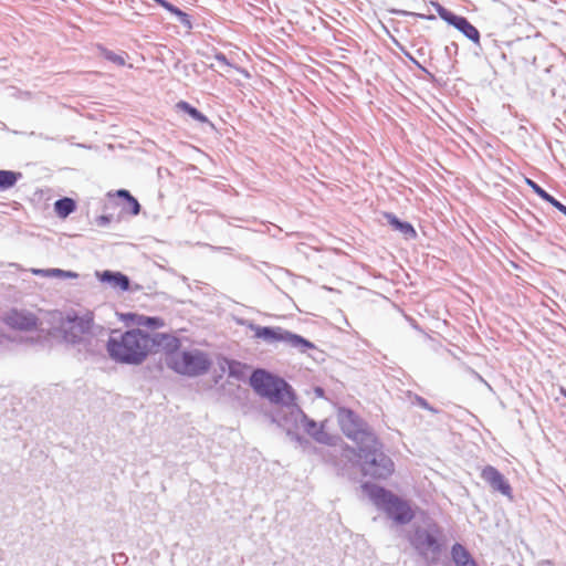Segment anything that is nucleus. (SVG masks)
<instances>
[{"label": "nucleus", "mask_w": 566, "mask_h": 566, "mask_svg": "<svg viewBox=\"0 0 566 566\" xmlns=\"http://www.w3.org/2000/svg\"><path fill=\"white\" fill-rule=\"evenodd\" d=\"M538 566H554V564L551 560H542Z\"/></svg>", "instance_id": "42"}, {"label": "nucleus", "mask_w": 566, "mask_h": 566, "mask_svg": "<svg viewBox=\"0 0 566 566\" xmlns=\"http://www.w3.org/2000/svg\"><path fill=\"white\" fill-rule=\"evenodd\" d=\"M18 318L27 319V318H36V317H35L33 314L28 313L27 315H21V316H19Z\"/></svg>", "instance_id": "43"}, {"label": "nucleus", "mask_w": 566, "mask_h": 566, "mask_svg": "<svg viewBox=\"0 0 566 566\" xmlns=\"http://www.w3.org/2000/svg\"><path fill=\"white\" fill-rule=\"evenodd\" d=\"M33 273L42 276H54V277H67V279H76L78 276L77 273L72 271H65L62 269H35Z\"/></svg>", "instance_id": "23"}, {"label": "nucleus", "mask_w": 566, "mask_h": 566, "mask_svg": "<svg viewBox=\"0 0 566 566\" xmlns=\"http://www.w3.org/2000/svg\"><path fill=\"white\" fill-rule=\"evenodd\" d=\"M405 55L418 67L420 69L421 71H423L424 73H427L428 75L432 76V74L426 69L423 67L410 53L408 52H405Z\"/></svg>", "instance_id": "33"}, {"label": "nucleus", "mask_w": 566, "mask_h": 566, "mask_svg": "<svg viewBox=\"0 0 566 566\" xmlns=\"http://www.w3.org/2000/svg\"><path fill=\"white\" fill-rule=\"evenodd\" d=\"M125 557L124 555L118 556V560H122V558Z\"/></svg>", "instance_id": "54"}, {"label": "nucleus", "mask_w": 566, "mask_h": 566, "mask_svg": "<svg viewBox=\"0 0 566 566\" xmlns=\"http://www.w3.org/2000/svg\"><path fill=\"white\" fill-rule=\"evenodd\" d=\"M23 340H30V342H34V337L30 336V337H25V338H20V342H23Z\"/></svg>", "instance_id": "45"}, {"label": "nucleus", "mask_w": 566, "mask_h": 566, "mask_svg": "<svg viewBox=\"0 0 566 566\" xmlns=\"http://www.w3.org/2000/svg\"><path fill=\"white\" fill-rule=\"evenodd\" d=\"M239 324H244L247 321H243V319H240V321H237Z\"/></svg>", "instance_id": "49"}, {"label": "nucleus", "mask_w": 566, "mask_h": 566, "mask_svg": "<svg viewBox=\"0 0 566 566\" xmlns=\"http://www.w3.org/2000/svg\"><path fill=\"white\" fill-rule=\"evenodd\" d=\"M249 382L258 395L282 407L273 419L280 427L286 431L289 427L291 429L300 427L301 418L296 416V410H303L296 405L295 392L284 378L275 376L265 369L258 368L252 371Z\"/></svg>", "instance_id": "1"}, {"label": "nucleus", "mask_w": 566, "mask_h": 566, "mask_svg": "<svg viewBox=\"0 0 566 566\" xmlns=\"http://www.w3.org/2000/svg\"><path fill=\"white\" fill-rule=\"evenodd\" d=\"M452 51L453 52L458 51V44L455 42H451L449 45L446 46V53L448 55H450Z\"/></svg>", "instance_id": "38"}, {"label": "nucleus", "mask_w": 566, "mask_h": 566, "mask_svg": "<svg viewBox=\"0 0 566 566\" xmlns=\"http://www.w3.org/2000/svg\"><path fill=\"white\" fill-rule=\"evenodd\" d=\"M181 346L180 339L171 333L153 332L148 333V348L161 349L166 357L178 355Z\"/></svg>", "instance_id": "11"}, {"label": "nucleus", "mask_w": 566, "mask_h": 566, "mask_svg": "<svg viewBox=\"0 0 566 566\" xmlns=\"http://www.w3.org/2000/svg\"><path fill=\"white\" fill-rule=\"evenodd\" d=\"M250 327L254 331L256 338H261L269 344L282 342L302 354L316 348L315 344L305 337L279 326H256L251 324Z\"/></svg>", "instance_id": "7"}, {"label": "nucleus", "mask_w": 566, "mask_h": 566, "mask_svg": "<svg viewBox=\"0 0 566 566\" xmlns=\"http://www.w3.org/2000/svg\"><path fill=\"white\" fill-rule=\"evenodd\" d=\"M344 322L346 323L347 326H349V321L348 319H345Z\"/></svg>", "instance_id": "52"}, {"label": "nucleus", "mask_w": 566, "mask_h": 566, "mask_svg": "<svg viewBox=\"0 0 566 566\" xmlns=\"http://www.w3.org/2000/svg\"><path fill=\"white\" fill-rule=\"evenodd\" d=\"M112 219L113 217L111 214H102L96 218L95 222L98 227H106L111 223Z\"/></svg>", "instance_id": "31"}, {"label": "nucleus", "mask_w": 566, "mask_h": 566, "mask_svg": "<svg viewBox=\"0 0 566 566\" xmlns=\"http://www.w3.org/2000/svg\"><path fill=\"white\" fill-rule=\"evenodd\" d=\"M338 422L343 433L356 442L357 448L366 442H373L376 436L369 430L367 423L352 409L340 408Z\"/></svg>", "instance_id": "8"}, {"label": "nucleus", "mask_w": 566, "mask_h": 566, "mask_svg": "<svg viewBox=\"0 0 566 566\" xmlns=\"http://www.w3.org/2000/svg\"><path fill=\"white\" fill-rule=\"evenodd\" d=\"M415 15L420 18V19H423V20H429V21L436 20V15L434 14L415 13Z\"/></svg>", "instance_id": "39"}, {"label": "nucleus", "mask_w": 566, "mask_h": 566, "mask_svg": "<svg viewBox=\"0 0 566 566\" xmlns=\"http://www.w3.org/2000/svg\"><path fill=\"white\" fill-rule=\"evenodd\" d=\"M156 3H158L160 7H165L167 4V0H154Z\"/></svg>", "instance_id": "44"}, {"label": "nucleus", "mask_w": 566, "mask_h": 566, "mask_svg": "<svg viewBox=\"0 0 566 566\" xmlns=\"http://www.w3.org/2000/svg\"><path fill=\"white\" fill-rule=\"evenodd\" d=\"M411 322V326L415 328V329H419V326L417 324V321H410Z\"/></svg>", "instance_id": "46"}, {"label": "nucleus", "mask_w": 566, "mask_h": 566, "mask_svg": "<svg viewBox=\"0 0 566 566\" xmlns=\"http://www.w3.org/2000/svg\"><path fill=\"white\" fill-rule=\"evenodd\" d=\"M15 338L9 334L0 332V349L4 347L9 342L14 340Z\"/></svg>", "instance_id": "32"}, {"label": "nucleus", "mask_w": 566, "mask_h": 566, "mask_svg": "<svg viewBox=\"0 0 566 566\" xmlns=\"http://www.w3.org/2000/svg\"><path fill=\"white\" fill-rule=\"evenodd\" d=\"M214 59L222 65L230 66V63L226 56V54L219 52L214 55Z\"/></svg>", "instance_id": "36"}, {"label": "nucleus", "mask_w": 566, "mask_h": 566, "mask_svg": "<svg viewBox=\"0 0 566 566\" xmlns=\"http://www.w3.org/2000/svg\"><path fill=\"white\" fill-rule=\"evenodd\" d=\"M102 55L105 60L118 65V66H123L125 65V59L123 55H119L108 49H105L103 48L102 49Z\"/></svg>", "instance_id": "26"}, {"label": "nucleus", "mask_w": 566, "mask_h": 566, "mask_svg": "<svg viewBox=\"0 0 566 566\" xmlns=\"http://www.w3.org/2000/svg\"><path fill=\"white\" fill-rule=\"evenodd\" d=\"M275 318H285V316L284 315L275 316Z\"/></svg>", "instance_id": "51"}, {"label": "nucleus", "mask_w": 566, "mask_h": 566, "mask_svg": "<svg viewBox=\"0 0 566 566\" xmlns=\"http://www.w3.org/2000/svg\"><path fill=\"white\" fill-rule=\"evenodd\" d=\"M409 543L417 554L430 565L438 564L444 551L443 533L436 524L428 528L417 527L409 537Z\"/></svg>", "instance_id": "5"}, {"label": "nucleus", "mask_w": 566, "mask_h": 566, "mask_svg": "<svg viewBox=\"0 0 566 566\" xmlns=\"http://www.w3.org/2000/svg\"><path fill=\"white\" fill-rule=\"evenodd\" d=\"M249 366L239 360L230 359L228 360V375L231 378L243 381L247 378V370Z\"/></svg>", "instance_id": "21"}, {"label": "nucleus", "mask_w": 566, "mask_h": 566, "mask_svg": "<svg viewBox=\"0 0 566 566\" xmlns=\"http://www.w3.org/2000/svg\"><path fill=\"white\" fill-rule=\"evenodd\" d=\"M116 315L118 316V318H157L156 316L139 315L134 312L120 313V314L116 313Z\"/></svg>", "instance_id": "30"}, {"label": "nucleus", "mask_w": 566, "mask_h": 566, "mask_svg": "<svg viewBox=\"0 0 566 566\" xmlns=\"http://www.w3.org/2000/svg\"><path fill=\"white\" fill-rule=\"evenodd\" d=\"M114 196L124 201L123 210L129 212L132 216L139 214L142 206L127 189H118Z\"/></svg>", "instance_id": "16"}, {"label": "nucleus", "mask_w": 566, "mask_h": 566, "mask_svg": "<svg viewBox=\"0 0 566 566\" xmlns=\"http://www.w3.org/2000/svg\"><path fill=\"white\" fill-rule=\"evenodd\" d=\"M56 333L61 338L72 345H91L94 336V321H57Z\"/></svg>", "instance_id": "9"}, {"label": "nucleus", "mask_w": 566, "mask_h": 566, "mask_svg": "<svg viewBox=\"0 0 566 566\" xmlns=\"http://www.w3.org/2000/svg\"><path fill=\"white\" fill-rule=\"evenodd\" d=\"M176 18H177L178 22L180 24H182L185 28H187L189 30L192 29L191 17L187 12H185L180 9V12L177 13Z\"/></svg>", "instance_id": "28"}, {"label": "nucleus", "mask_w": 566, "mask_h": 566, "mask_svg": "<svg viewBox=\"0 0 566 566\" xmlns=\"http://www.w3.org/2000/svg\"><path fill=\"white\" fill-rule=\"evenodd\" d=\"M96 276L102 283L107 284L120 292H135L140 289L138 284L132 286V282L128 275L119 271L104 270L96 272Z\"/></svg>", "instance_id": "12"}, {"label": "nucleus", "mask_w": 566, "mask_h": 566, "mask_svg": "<svg viewBox=\"0 0 566 566\" xmlns=\"http://www.w3.org/2000/svg\"><path fill=\"white\" fill-rule=\"evenodd\" d=\"M286 434L291 438V440L295 441L300 446L308 444V440L301 436L296 429H291V427L287 428Z\"/></svg>", "instance_id": "27"}, {"label": "nucleus", "mask_w": 566, "mask_h": 566, "mask_svg": "<svg viewBox=\"0 0 566 566\" xmlns=\"http://www.w3.org/2000/svg\"><path fill=\"white\" fill-rule=\"evenodd\" d=\"M166 366L178 375L198 377L209 371L212 360L200 349L182 350L165 359Z\"/></svg>", "instance_id": "6"}, {"label": "nucleus", "mask_w": 566, "mask_h": 566, "mask_svg": "<svg viewBox=\"0 0 566 566\" xmlns=\"http://www.w3.org/2000/svg\"><path fill=\"white\" fill-rule=\"evenodd\" d=\"M562 394L566 398V390L565 389H562Z\"/></svg>", "instance_id": "50"}, {"label": "nucleus", "mask_w": 566, "mask_h": 566, "mask_svg": "<svg viewBox=\"0 0 566 566\" xmlns=\"http://www.w3.org/2000/svg\"><path fill=\"white\" fill-rule=\"evenodd\" d=\"M382 448L384 446L377 437L373 442H366L358 447L363 475L375 480H386L394 473V461L384 452Z\"/></svg>", "instance_id": "4"}, {"label": "nucleus", "mask_w": 566, "mask_h": 566, "mask_svg": "<svg viewBox=\"0 0 566 566\" xmlns=\"http://www.w3.org/2000/svg\"><path fill=\"white\" fill-rule=\"evenodd\" d=\"M22 177L20 171L0 169V191L13 188Z\"/></svg>", "instance_id": "20"}, {"label": "nucleus", "mask_w": 566, "mask_h": 566, "mask_svg": "<svg viewBox=\"0 0 566 566\" xmlns=\"http://www.w3.org/2000/svg\"><path fill=\"white\" fill-rule=\"evenodd\" d=\"M165 10H167L168 12H170L172 15H177L178 12H180V8H178L177 6L172 4L171 2H167V4L164 7Z\"/></svg>", "instance_id": "35"}, {"label": "nucleus", "mask_w": 566, "mask_h": 566, "mask_svg": "<svg viewBox=\"0 0 566 566\" xmlns=\"http://www.w3.org/2000/svg\"><path fill=\"white\" fill-rule=\"evenodd\" d=\"M106 349L115 363L138 366L149 354L148 333L142 329H129L118 337L109 336Z\"/></svg>", "instance_id": "2"}, {"label": "nucleus", "mask_w": 566, "mask_h": 566, "mask_svg": "<svg viewBox=\"0 0 566 566\" xmlns=\"http://www.w3.org/2000/svg\"><path fill=\"white\" fill-rule=\"evenodd\" d=\"M65 318H74V319H77V318H90L88 316H78L77 314H74V315H70L67 314Z\"/></svg>", "instance_id": "41"}, {"label": "nucleus", "mask_w": 566, "mask_h": 566, "mask_svg": "<svg viewBox=\"0 0 566 566\" xmlns=\"http://www.w3.org/2000/svg\"><path fill=\"white\" fill-rule=\"evenodd\" d=\"M361 490L374 505L384 511L396 524L406 525L415 518L416 514L410 503L384 486L373 482H364Z\"/></svg>", "instance_id": "3"}, {"label": "nucleus", "mask_w": 566, "mask_h": 566, "mask_svg": "<svg viewBox=\"0 0 566 566\" xmlns=\"http://www.w3.org/2000/svg\"><path fill=\"white\" fill-rule=\"evenodd\" d=\"M525 184L544 201L553 202L554 198L551 193H548L544 188H542L537 182H535L531 178H525Z\"/></svg>", "instance_id": "25"}, {"label": "nucleus", "mask_w": 566, "mask_h": 566, "mask_svg": "<svg viewBox=\"0 0 566 566\" xmlns=\"http://www.w3.org/2000/svg\"><path fill=\"white\" fill-rule=\"evenodd\" d=\"M176 107L187 114L189 117H191L193 120L201 123V124H209L210 126H213L212 123L208 119V117L201 113L198 108L192 106L190 103L186 101H179L176 104Z\"/></svg>", "instance_id": "18"}, {"label": "nucleus", "mask_w": 566, "mask_h": 566, "mask_svg": "<svg viewBox=\"0 0 566 566\" xmlns=\"http://www.w3.org/2000/svg\"><path fill=\"white\" fill-rule=\"evenodd\" d=\"M507 322L510 323L511 326L506 325L505 327L511 328V331H513L514 326H520L518 321L512 319V321H507Z\"/></svg>", "instance_id": "40"}, {"label": "nucleus", "mask_w": 566, "mask_h": 566, "mask_svg": "<svg viewBox=\"0 0 566 566\" xmlns=\"http://www.w3.org/2000/svg\"><path fill=\"white\" fill-rule=\"evenodd\" d=\"M551 205L566 217V206L564 203H562L559 200L554 198V200H553V202H551Z\"/></svg>", "instance_id": "34"}, {"label": "nucleus", "mask_w": 566, "mask_h": 566, "mask_svg": "<svg viewBox=\"0 0 566 566\" xmlns=\"http://www.w3.org/2000/svg\"><path fill=\"white\" fill-rule=\"evenodd\" d=\"M76 209V201L70 197H62L54 202V211L59 218L65 219Z\"/></svg>", "instance_id": "19"}, {"label": "nucleus", "mask_w": 566, "mask_h": 566, "mask_svg": "<svg viewBox=\"0 0 566 566\" xmlns=\"http://www.w3.org/2000/svg\"><path fill=\"white\" fill-rule=\"evenodd\" d=\"M51 328H54V334H53V336H54V337H60V336H59V334L56 333V328H57V327H54V325H51Z\"/></svg>", "instance_id": "48"}, {"label": "nucleus", "mask_w": 566, "mask_h": 566, "mask_svg": "<svg viewBox=\"0 0 566 566\" xmlns=\"http://www.w3.org/2000/svg\"><path fill=\"white\" fill-rule=\"evenodd\" d=\"M409 400H410V403L413 405V406H418L422 409H426L428 410L429 412L433 413V415H437L439 412V410L437 408H434L433 406H431L427 399H424L423 397L417 395V394H413L411 391H408L407 394Z\"/></svg>", "instance_id": "24"}, {"label": "nucleus", "mask_w": 566, "mask_h": 566, "mask_svg": "<svg viewBox=\"0 0 566 566\" xmlns=\"http://www.w3.org/2000/svg\"><path fill=\"white\" fill-rule=\"evenodd\" d=\"M296 416L301 418V423L304 431L311 436L318 443H328V434L325 432L323 424L318 426L317 422L307 417L304 411H297Z\"/></svg>", "instance_id": "14"}, {"label": "nucleus", "mask_w": 566, "mask_h": 566, "mask_svg": "<svg viewBox=\"0 0 566 566\" xmlns=\"http://www.w3.org/2000/svg\"><path fill=\"white\" fill-rule=\"evenodd\" d=\"M432 7L436 9L438 15L449 25L461 32L468 40L476 46H481V34L476 27H474L467 17L455 14L451 10L444 8L438 1H431Z\"/></svg>", "instance_id": "10"}, {"label": "nucleus", "mask_w": 566, "mask_h": 566, "mask_svg": "<svg viewBox=\"0 0 566 566\" xmlns=\"http://www.w3.org/2000/svg\"><path fill=\"white\" fill-rule=\"evenodd\" d=\"M451 557L455 566H461V563H468L473 558L469 551L460 543L452 545Z\"/></svg>", "instance_id": "22"}, {"label": "nucleus", "mask_w": 566, "mask_h": 566, "mask_svg": "<svg viewBox=\"0 0 566 566\" xmlns=\"http://www.w3.org/2000/svg\"><path fill=\"white\" fill-rule=\"evenodd\" d=\"M212 251H224L227 253H230L232 251V248L230 247H214L207 244Z\"/></svg>", "instance_id": "37"}, {"label": "nucleus", "mask_w": 566, "mask_h": 566, "mask_svg": "<svg viewBox=\"0 0 566 566\" xmlns=\"http://www.w3.org/2000/svg\"><path fill=\"white\" fill-rule=\"evenodd\" d=\"M10 332L34 333L42 326L43 321H2Z\"/></svg>", "instance_id": "17"}, {"label": "nucleus", "mask_w": 566, "mask_h": 566, "mask_svg": "<svg viewBox=\"0 0 566 566\" xmlns=\"http://www.w3.org/2000/svg\"><path fill=\"white\" fill-rule=\"evenodd\" d=\"M125 557L124 555L118 556V560H122V558Z\"/></svg>", "instance_id": "53"}, {"label": "nucleus", "mask_w": 566, "mask_h": 566, "mask_svg": "<svg viewBox=\"0 0 566 566\" xmlns=\"http://www.w3.org/2000/svg\"><path fill=\"white\" fill-rule=\"evenodd\" d=\"M130 323H136L137 325L147 326L150 328H158L164 326V321H129Z\"/></svg>", "instance_id": "29"}, {"label": "nucleus", "mask_w": 566, "mask_h": 566, "mask_svg": "<svg viewBox=\"0 0 566 566\" xmlns=\"http://www.w3.org/2000/svg\"><path fill=\"white\" fill-rule=\"evenodd\" d=\"M384 219L394 230L399 231L405 239L409 240L417 238V231L413 226L408 221L399 219L395 213L384 212Z\"/></svg>", "instance_id": "15"}, {"label": "nucleus", "mask_w": 566, "mask_h": 566, "mask_svg": "<svg viewBox=\"0 0 566 566\" xmlns=\"http://www.w3.org/2000/svg\"><path fill=\"white\" fill-rule=\"evenodd\" d=\"M323 392H324V390H323L322 388H316V394H317L318 396H322V395H323Z\"/></svg>", "instance_id": "47"}, {"label": "nucleus", "mask_w": 566, "mask_h": 566, "mask_svg": "<svg viewBox=\"0 0 566 566\" xmlns=\"http://www.w3.org/2000/svg\"><path fill=\"white\" fill-rule=\"evenodd\" d=\"M481 478L493 491L512 499V488L505 476L493 465H486L481 471Z\"/></svg>", "instance_id": "13"}]
</instances>
